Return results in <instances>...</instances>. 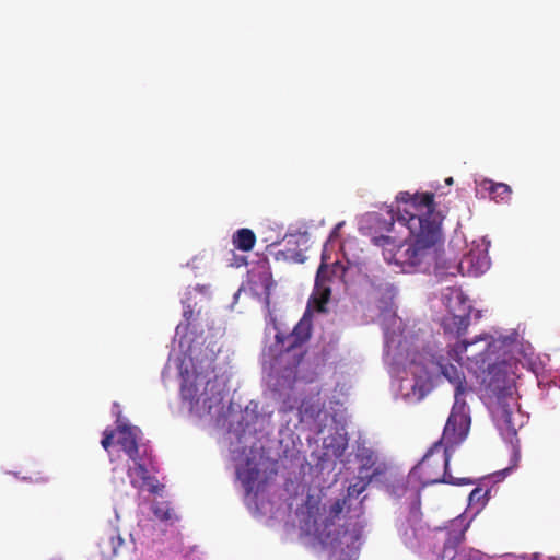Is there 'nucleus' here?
<instances>
[{"label":"nucleus","mask_w":560,"mask_h":560,"mask_svg":"<svg viewBox=\"0 0 560 560\" xmlns=\"http://www.w3.org/2000/svg\"><path fill=\"white\" fill-rule=\"evenodd\" d=\"M396 202V214L393 209L388 211V218L374 213L372 221L387 232L397 221L409 230L413 240L397 243L394 237L387 235L372 237V243L382 248L385 261L399 266L405 272L416 269L427 271L433 266L435 276L440 278L463 273L465 264L474 268L476 273L488 267L486 257L478 258L475 262L472 252L458 264L442 265L438 245L442 241L443 217L435 209L433 192L400 191Z\"/></svg>","instance_id":"1"},{"label":"nucleus","mask_w":560,"mask_h":560,"mask_svg":"<svg viewBox=\"0 0 560 560\" xmlns=\"http://www.w3.org/2000/svg\"><path fill=\"white\" fill-rule=\"evenodd\" d=\"M467 435L460 438L457 442H451L444 438V432L439 441H436L425 453L423 458L416 465L410 477L418 479L422 487L434 483L464 485L471 483L467 478H455L448 471V462L454 447L459 445Z\"/></svg>","instance_id":"2"},{"label":"nucleus","mask_w":560,"mask_h":560,"mask_svg":"<svg viewBox=\"0 0 560 560\" xmlns=\"http://www.w3.org/2000/svg\"><path fill=\"white\" fill-rule=\"evenodd\" d=\"M440 368L441 373L455 386V402L444 427V438L454 443L467 435L470 428V417L463 399L467 383L460 368L450 363H440Z\"/></svg>","instance_id":"3"},{"label":"nucleus","mask_w":560,"mask_h":560,"mask_svg":"<svg viewBox=\"0 0 560 560\" xmlns=\"http://www.w3.org/2000/svg\"><path fill=\"white\" fill-rule=\"evenodd\" d=\"M469 524L462 516L452 520L444 528L435 532V539L443 542L441 557L443 560H491V558L474 548L463 547Z\"/></svg>","instance_id":"4"},{"label":"nucleus","mask_w":560,"mask_h":560,"mask_svg":"<svg viewBox=\"0 0 560 560\" xmlns=\"http://www.w3.org/2000/svg\"><path fill=\"white\" fill-rule=\"evenodd\" d=\"M492 346L493 338L491 336H479L471 341L463 340L455 345L450 351V357L459 365L467 364L469 369L475 365L477 370H487L489 374H493L497 366L491 364Z\"/></svg>","instance_id":"5"},{"label":"nucleus","mask_w":560,"mask_h":560,"mask_svg":"<svg viewBox=\"0 0 560 560\" xmlns=\"http://www.w3.org/2000/svg\"><path fill=\"white\" fill-rule=\"evenodd\" d=\"M312 332V322L308 318L303 317L294 326L293 330L284 335L282 332L276 334V345L279 354H292L294 358V366L300 363L303 352L302 346L308 341Z\"/></svg>","instance_id":"6"},{"label":"nucleus","mask_w":560,"mask_h":560,"mask_svg":"<svg viewBox=\"0 0 560 560\" xmlns=\"http://www.w3.org/2000/svg\"><path fill=\"white\" fill-rule=\"evenodd\" d=\"M214 384L209 381L206 384L205 392L197 394L195 385H184L182 387V397L184 400L189 401L190 410H195L198 413H209L213 407L218 406L222 401V395L220 392H213Z\"/></svg>","instance_id":"7"},{"label":"nucleus","mask_w":560,"mask_h":560,"mask_svg":"<svg viewBox=\"0 0 560 560\" xmlns=\"http://www.w3.org/2000/svg\"><path fill=\"white\" fill-rule=\"evenodd\" d=\"M120 411L117 413L116 443L129 459H136L147 445L140 444L141 430L138 427L120 423Z\"/></svg>","instance_id":"8"},{"label":"nucleus","mask_w":560,"mask_h":560,"mask_svg":"<svg viewBox=\"0 0 560 560\" xmlns=\"http://www.w3.org/2000/svg\"><path fill=\"white\" fill-rule=\"evenodd\" d=\"M133 466L129 467L127 475L130 478V483L138 489L148 487L150 492H158V480L150 476L147 464L151 462V454L148 448L142 450V454L138 455L136 459H131Z\"/></svg>","instance_id":"9"},{"label":"nucleus","mask_w":560,"mask_h":560,"mask_svg":"<svg viewBox=\"0 0 560 560\" xmlns=\"http://www.w3.org/2000/svg\"><path fill=\"white\" fill-rule=\"evenodd\" d=\"M454 299L462 305L460 312L455 313L450 306V314L443 318L442 324L446 332L462 336L467 331L470 325L471 306L467 304L462 292H455Z\"/></svg>","instance_id":"10"},{"label":"nucleus","mask_w":560,"mask_h":560,"mask_svg":"<svg viewBox=\"0 0 560 560\" xmlns=\"http://www.w3.org/2000/svg\"><path fill=\"white\" fill-rule=\"evenodd\" d=\"M514 398L512 393L498 395L497 402L492 408V416L501 431H505L509 435L516 434V424L513 419Z\"/></svg>","instance_id":"11"},{"label":"nucleus","mask_w":560,"mask_h":560,"mask_svg":"<svg viewBox=\"0 0 560 560\" xmlns=\"http://www.w3.org/2000/svg\"><path fill=\"white\" fill-rule=\"evenodd\" d=\"M124 545V539L117 528H109L101 536L98 549L103 560H112L119 555V549Z\"/></svg>","instance_id":"12"},{"label":"nucleus","mask_w":560,"mask_h":560,"mask_svg":"<svg viewBox=\"0 0 560 560\" xmlns=\"http://www.w3.org/2000/svg\"><path fill=\"white\" fill-rule=\"evenodd\" d=\"M259 469L257 467L250 466L249 463L243 467L237 468V478L241 480L247 495L254 491L255 485L259 478Z\"/></svg>","instance_id":"13"},{"label":"nucleus","mask_w":560,"mask_h":560,"mask_svg":"<svg viewBox=\"0 0 560 560\" xmlns=\"http://www.w3.org/2000/svg\"><path fill=\"white\" fill-rule=\"evenodd\" d=\"M232 242L235 248L249 252L256 244V235L250 229L243 228L233 234Z\"/></svg>","instance_id":"14"},{"label":"nucleus","mask_w":560,"mask_h":560,"mask_svg":"<svg viewBox=\"0 0 560 560\" xmlns=\"http://www.w3.org/2000/svg\"><path fill=\"white\" fill-rule=\"evenodd\" d=\"M481 187L487 190L492 199L495 201H504L510 198L512 192L511 187L504 183H494L491 179H485Z\"/></svg>","instance_id":"15"},{"label":"nucleus","mask_w":560,"mask_h":560,"mask_svg":"<svg viewBox=\"0 0 560 560\" xmlns=\"http://www.w3.org/2000/svg\"><path fill=\"white\" fill-rule=\"evenodd\" d=\"M326 539L334 548H340L343 550V544L349 547L359 539V536L354 533L349 534L348 530H343L342 533H338L336 537H330V533H328Z\"/></svg>","instance_id":"16"},{"label":"nucleus","mask_w":560,"mask_h":560,"mask_svg":"<svg viewBox=\"0 0 560 560\" xmlns=\"http://www.w3.org/2000/svg\"><path fill=\"white\" fill-rule=\"evenodd\" d=\"M153 514L161 521H175L177 516L167 502H160L153 506Z\"/></svg>","instance_id":"17"},{"label":"nucleus","mask_w":560,"mask_h":560,"mask_svg":"<svg viewBox=\"0 0 560 560\" xmlns=\"http://www.w3.org/2000/svg\"><path fill=\"white\" fill-rule=\"evenodd\" d=\"M346 504V499H337L329 508V514L327 517V522L332 523L335 518L339 517L342 513Z\"/></svg>","instance_id":"18"},{"label":"nucleus","mask_w":560,"mask_h":560,"mask_svg":"<svg viewBox=\"0 0 560 560\" xmlns=\"http://www.w3.org/2000/svg\"><path fill=\"white\" fill-rule=\"evenodd\" d=\"M116 438V429H106L103 432V439L101 441V445L104 450L108 451V448L113 445L114 439Z\"/></svg>","instance_id":"19"},{"label":"nucleus","mask_w":560,"mask_h":560,"mask_svg":"<svg viewBox=\"0 0 560 560\" xmlns=\"http://www.w3.org/2000/svg\"><path fill=\"white\" fill-rule=\"evenodd\" d=\"M488 387L493 392L501 390V386L499 385V380H497V378H491L488 383Z\"/></svg>","instance_id":"20"},{"label":"nucleus","mask_w":560,"mask_h":560,"mask_svg":"<svg viewBox=\"0 0 560 560\" xmlns=\"http://www.w3.org/2000/svg\"><path fill=\"white\" fill-rule=\"evenodd\" d=\"M326 269H327V266L324 262H322L317 270V278L323 277Z\"/></svg>","instance_id":"21"},{"label":"nucleus","mask_w":560,"mask_h":560,"mask_svg":"<svg viewBox=\"0 0 560 560\" xmlns=\"http://www.w3.org/2000/svg\"><path fill=\"white\" fill-rule=\"evenodd\" d=\"M480 493V490L479 489H475L471 493H470V501L474 500L475 495L479 494Z\"/></svg>","instance_id":"22"},{"label":"nucleus","mask_w":560,"mask_h":560,"mask_svg":"<svg viewBox=\"0 0 560 560\" xmlns=\"http://www.w3.org/2000/svg\"><path fill=\"white\" fill-rule=\"evenodd\" d=\"M328 295H329V291H327V292H326V295H325V296H323V299H322V301H320V303H322V304H324V303H326V302H327V300H328Z\"/></svg>","instance_id":"23"},{"label":"nucleus","mask_w":560,"mask_h":560,"mask_svg":"<svg viewBox=\"0 0 560 560\" xmlns=\"http://www.w3.org/2000/svg\"><path fill=\"white\" fill-rule=\"evenodd\" d=\"M192 314V311H185L184 316L188 318Z\"/></svg>","instance_id":"24"},{"label":"nucleus","mask_w":560,"mask_h":560,"mask_svg":"<svg viewBox=\"0 0 560 560\" xmlns=\"http://www.w3.org/2000/svg\"><path fill=\"white\" fill-rule=\"evenodd\" d=\"M446 183H447L448 185H450V184H452V183H453V178H452V177H450L448 179H446Z\"/></svg>","instance_id":"25"}]
</instances>
